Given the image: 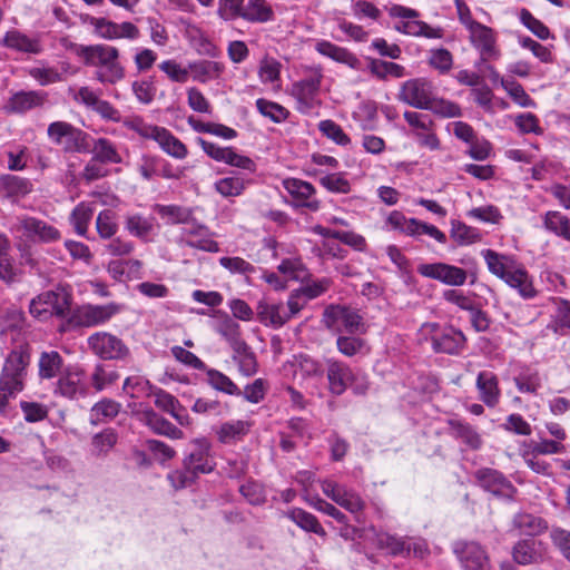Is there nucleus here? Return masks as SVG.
<instances>
[{"label": "nucleus", "instance_id": "a18cd8bd", "mask_svg": "<svg viewBox=\"0 0 570 570\" xmlns=\"http://www.w3.org/2000/svg\"><path fill=\"white\" fill-rule=\"evenodd\" d=\"M247 183L240 176H230L218 179L214 188L223 197H237L243 194Z\"/></svg>", "mask_w": 570, "mask_h": 570}, {"label": "nucleus", "instance_id": "5701e85b", "mask_svg": "<svg viewBox=\"0 0 570 570\" xmlns=\"http://www.w3.org/2000/svg\"><path fill=\"white\" fill-rule=\"evenodd\" d=\"M256 312L261 323L266 326L278 328L287 322V311L282 303L262 299L257 304Z\"/></svg>", "mask_w": 570, "mask_h": 570}, {"label": "nucleus", "instance_id": "dca6fc26", "mask_svg": "<svg viewBox=\"0 0 570 570\" xmlns=\"http://www.w3.org/2000/svg\"><path fill=\"white\" fill-rule=\"evenodd\" d=\"M475 480L484 490L502 497H511L514 488L511 482L499 471L483 468L475 472Z\"/></svg>", "mask_w": 570, "mask_h": 570}, {"label": "nucleus", "instance_id": "bf43d9fd", "mask_svg": "<svg viewBox=\"0 0 570 570\" xmlns=\"http://www.w3.org/2000/svg\"><path fill=\"white\" fill-rule=\"evenodd\" d=\"M324 370L317 361L308 356L299 357L298 367L295 372L296 376H301L302 379H321Z\"/></svg>", "mask_w": 570, "mask_h": 570}, {"label": "nucleus", "instance_id": "cd10ccee", "mask_svg": "<svg viewBox=\"0 0 570 570\" xmlns=\"http://www.w3.org/2000/svg\"><path fill=\"white\" fill-rule=\"evenodd\" d=\"M65 370L63 358L57 351H45L39 355L38 375L41 380L59 377Z\"/></svg>", "mask_w": 570, "mask_h": 570}, {"label": "nucleus", "instance_id": "ea45409f", "mask_svg": "<svg viewBox=\"0 0 570 570\" xmlns=\"http://www.w3.org/2000/svg\"><path fill=\"white\" fill-rule=\"evenodd\" d=\"M514 527L528 535H538L548 529V523L540 517L519 513L513 519Z\"/></svg>", "mask_w": 570, "mask_h": 570}, {"label": "nucleus", "instance_id": "052dcab7", "mask_svg": "<svg viewBox=\"0 0 570 570\" xmlns=\"http://www.w3.org/2000/svg\"><path fill=\"white\" fill-rule=\"evenodd\" d=\"M553 330L554 332H562L570 330V302L559 299L556 303V312L553 315Z\"/></svg>", "mask_w": 570, "mask_h": 570}, {"label": "nucleus", "instance_id": "4be33fe9", "mask_svg": "<svg viewBox=\"0 0 570 570\" xmlns=\"http://www.w3.org/2000/svg\"><path fill=\"white\" fill-rule=\"evenodd\" d=\"M327 380L330 391L333 394L341 395L347 386L352 384L355 376L346 364L337 361H328Z\"/></svg>", "mask_w": 570, "mask_h": 570}, {"label": "nucleus", "instance_id": "3c124183", "mask_svg": "<svg viewBox=\"0 0 570 570\" xmlns=\"http://www.w3.org/2000/svg\"><path fill=\"white\" fill-rule=\"evenodd\" d=\"M233 358L238 363L239 372L245 376L254 375L257 371V363L254 353L246 343L239 350L233 348Z\"/></svg>", "mask_w": 570, "mask_h": 570}, {"label": "nucleus", "instance_id": "a211bd4d", "mask_svg": "<svg viewBox=\"0 0 570 570\" xmlns=\"http://www.w3.org/2000/svg\"><path fill=\"white\" fill-rule=\"evenodd\" d=\"M118 312L115 304L82 306L75 314L76 323L80 326L91 327L110 320Z\"/></svg>", "mask_w": 570, "mask_h": 570}, {"label": "nucleus", "instance_id": "2f4dec72", "mask_svg": "<svg viewBox=\"0 0 570 570\" xmlns=\"http://www.w3.org/2000/svg\"><path fill=\"white\" fill-rule=\"evenodd\" d=\"M154 209L167 224H189L193 220V210L187 207L156 204Z\"/></svg>", "mask_w": 570, "mask_h": 570}, {"label": "nucleus", "instance_id": "338daca9", "mask_svg": "<svg viewBox=\"0 0 570 570\" xmlns=\"http://www.w3.org/2000/svg\"><path fill=\"white\" fill-rule=\"evenodd\" d=\"M219 264L233 274L248 275L255 271V267L242 257H222Z\"/></svg>", "mask_w": 570, "mask_h": 570}, {"label": "nucleus", "instance_id": "680f3d73", "mask_svg": "<svg viewBox=\"0 0 570 570\" xmlns=\"http://www.w3.org/2000/svg\"><path fill=\"white\" fill-rule=\"evenodd\" d=\"M442 297L445 302L468 312L476 305L470 295L464 294L460 289H446L442 293Z\"/></svg>", "mask_w": 570, "mask_h": 570}, {"label": "nucleus", "instance_id": "72a5a7b5", "mask_svg": "<svg viewBox=\"0 0 570 570\" xmlns=\"http://www.w3.org/2000/svg\"><path fill=\"white\" fill-rule=\"evenodd\" d=\"M250 429V423L247 421H232L226 422L217 430V438L219 442L225 444L234 443L245 436Z\"/></svg>", "mask_w": 570, "mask_h": 570}, {"label": "nucleus", "instance_id": "393cba45", "mask_svg": "<svg viewBox=\"0 0 570 570\" xmlns=\"http://www.w3.org/2000/svg\"><path fill=\"white\" fill-rule=\"evenodd\" d=\"M476 389L481 401L489 407H494L500 400L498 377L490 371H482L476 377Z\"/></svg>", "mask_w": 570, "mask_h": 570}, {"label": "nucleus", "instance_id": "13d9d810", "mask_svg": "<svg viewBox=\"0 0 570 570\" xmlns=\"http://www.w3.org/2000/svg\"><path fill=\"white\" fill-rule=\"evenodd\" d=\"M425 110H431L435 115L444 118H455L461 116V108L455 102L433 97Z\"/></svg>", "mask_w": 570, "mask_h": 570}, {"label": "nucleus", "instance_id": "c03bdc74", "mask_svg": "<svg viewBox=\"0 0 570 570\" xmlns=\"http://www.w3.org/2000/svg\"><path fill=\"white\" fill-rule=\"evenodd\" d=\"M125 228L130 235L146 239L154 229L153 218L139 214L128 215L125 220Z\"/></svg>", "mask_w": 570, "mask_h": 570}, {"label": "nucleus", "instance_id": "0e129e2a", "mask_svg": "<svg viewBox=\"0 0 570 570\" xmlns=\"http://www.w3.org/2000/svg\"><path fill=\"white\" fill-rule=\"evenodd\" d=\"M321 185L332 193L347 194L351 185L342 174H330L320 179Z\"/></svg>", "mask_w": 570, "mask_h": 570}, {"label": "nucleus", "instance_id": "a19ab883", "mask_svg": "<svg viewBox=\"0 0 570 570\" xmlns=\"http://www.w3.org/2000/svg\"><path fill=\"white\" fill-rule=\"evenodd\" d=\"M207 375V383L216 391L228 395H242L239 387L224 373L208 368L204 370Z\"/></svg>", "mask_w": 570, "mask_h": 570}, {"label": "nucleus", "instance_id": "69168bd1", "mask_svg": "<svg viewBox=\"0 0 570 570\" xmlns=\"http://www.w3.org/2000/svg\"><path fill=\"white\" fill-rule=\"evenodd\" d=\"M376 544L381 549H386L391 554H402L405 552V541L389 533H379Z\"/></svg>", "mask_w": 570, "mask_h": 570}, {"label": "nucleus", "instance_id": "e433bc0d", "mask_svg": "<svg viewBox=\"0 0 570 570\" xmlns=\"http://www.w3.org/2000/svg\"><path fill=\"white\" fill-rule=\"evenodd\" d=\"M287 517L296 523L301 529L318 534L323 538L326 537V531L321 525L318 520L312 513L304 511L303 509H293L288 512Z\"/></svg>", "mask_w": 570, "mask_h": 570}, {"label": "nucleus", "instance_id": "79ce46f5", "mask_svg": "<svg viewBox=\"0 0 570 570\" xmlns=\"http://www.w3.org/2000/svg\"><path fill=\"white\" fill-rule=\"evenodd\" d=\"M543 225L549 232L570 240V219L560 212H548L544 215Z\"/></svg>", "mask_w": 570, "mask_h": 570}, {"label": "nucleus", "instance_id": "de8ad7c7", "mask_svg": "<svg viewBox=\"0 0 570 570\" xmlns=\"http://www.w3.org/2000/svg\"><path fill=\"white\" fill-rule=\"evenodd\" d=\"M450 236L460 246L471 245L481 239L478 229L455 220L451 223Z\"/></svg>", "mask_w": 570, "mask_h": 570}, {"label": "nucleus", "instance_id": "6e6d98bb", "mask_svg": "<svg viewBox=\"0 0 570 570\" xmlns=\"http://www.w3.org/2000/svg\"><path fill=\"white\" fill-rule=\"evenodd\" d=\"M96 229L101 238H111L118 230L115 214L109 209L100 212L96 219Z\"/></svg>", "mask_w": 570, "mask_h": 570}, {"label": "nucleus", "instance_id": "9b49d317", "mask_svg": "<svg viewBox=\"0 0 570 570\" xmlns=\"http://www.w3.org/2000/svg\"><path fill=\"white\" fill-rule=\"evenodd\" d=\"M323 75L320 69L312 71L309 76L293 85V96L298 102V110L307 112L316 105V96Z\"/></svg>", "mask_w": 570, "mask_h": 570}, {"label": "nucleus", "instance_id": "4468645a", "mask_svg": "<svg viewBox=\"0 0 570 570\" xmlns=\"http://www.w3.org/2000/svg\"><path fill=\"white\" fill-rule=\"evenodd\" d=\"M198 144L202 149L216 161L225 163L249 171L255 170L254 161L247 156L237 154L232 147H220L203 138H198Z\"/></svg>", "mask_w": 570, "mask_h": 570}, {"label": "nucleus", "instance_id": "f03ea898", "mask_svg": "<svg viewBox=\"0 0 570 570\" xmlns=\"http://www.w3.org/2000/svg\"><path fill=\"white\" fill-rule=\"evenodd\" d=\"M29 364L28 346H17L7 355L0 373V413H6L9 400L24 389Z\"/></svg>", "mask_w": 570, "mask_h": 570}, {"label": "nucleus", "instance_id": "39448f33", "mask_svg": "<svg viewBox=\"0 0 570 570\" xmlns=\"http://www.w3.org/2000/svg\"><path fill=\"white\" fill-rule=\"evenodd\" d=\"M87 344L92 354L106 361L122 360L129 354V348L119 337L104 331L91 334Z\"/></svg>", "mask_w": 570, "mask_h": 570}, {"label": "nucleus", "instance_id": "b1692460", "mask_svg": "<svg viewBox=\"0 0 570 570\" xmlns=\"http://www.w3.org/2000/svg\"><path fill=\"white\" fill-rule=\"evenodd\" d=\"M47 95L42 91H19L10 97L4 106L8 112L22 114L42 106Z\"/></svg>", "mask_w": 570, "mask_h": 570}, {"label": "nucleus", "instance_id": "c85d7f7f", "mask_svg": "<svg viewBox=\"0 0 570 570\" xmlns=\"http://www.w3.org/2000/svg\"><path fill=\"white\" fill-rule=\"evenodd\" d=\"M432 343L436 352L455 354L463 347L465 336L461 331L450 327L444 330L440 335L434 336Z\"/></svg>", "mask_w": 570, "mask_h": 570}, {"label": "nucleus", "instance_id": "09e8293b", "mask_svg": "<svg viewBox=\"0 0 570 570\" xmlns=\"http://www.w3.org/2000/svg\"><path fill=\"white\" fill-rule=\"evenodd\" d=\"M368 69L372 75L383 80L389 76L394 78H402L405 76V69L403 66L380 59H371Z\"/></svg>", "mask_w": 570, "mask_h": 570}, {"label": "nucleus", "instance_id": "7ed1b4c3", "mask_svg": "<svg viewBox=\"0 0 570 570\" xmlns=\"http://www.w3.org/2000/svg\"><path fill=\"white\" fill-rule=\"evenodd\" d=\"M491 274L509 286L518 289L523 298H532L537 292L527 271L517 263L513 256L500 254L493 249L481 252Z\"/></svg>", "mask_w": 570, "mask_h": 570}, {"label": "nucleus", "instance_id": "7c9ffc66", "mask_svg": "<svg viewBox=\"0 0 570 570\" xmlns=\"http://www.w3.org/2000/svg\"><path fill=\"white\" fill-rule=\"evenodd\" d=\"M284 188L296 199L304 202L303 205L315 210L318 208V202L309 200V198L314 195L315 188L312 184L296 179L289 178L284 180Z\"/></svg>", "mask_w": 570, "mask_h": 570}, {"label": "nucleus", "instance_id": "412c9836", "mask_svg": "<svg viewBox=\"0 0 570 570\" xmlns=\"http://www.w3.org/2000/svg\"><path fill=\"white\" fill-rule=\"evenodd\" d=\"M464 570H491L487 551L476 542H468L459 550Z\"/></svg>", "mask_w": 570, "mask_h": 570}, {"label": "nucleus", "instance_id": "9d476101", "mask_svg": "<svg viewBox=\"0 0 570 570\" xmlns=\"http://www.w3.org/2000/svg\"><path fill=\"white\" fill-rule=\"evenodd\" d=\"M417 273L453 287L464 285L468 278L465 269L441 262L421 264L417 266Z\"/></svg>", "mask_w": 570, "mask_h": 570}, {"label": "nucleus", "instance_id": "20e7f679", "mask_svg": "<svg viewBox=\"0 0 570 570\" xmlns=\"http://www.w3.org/2000/svg\"><path fill=\"white\" fill-rule=\"evenodd\" d=\"M70 307V297L62 291H48L32 298L29 305L30 314L40 320L47 321L51 316L63 317Z\"/></svg>", "mask_w": 570, "mask_h": 570}, {"label": "nucleus", "instance_id": "f3484780", "mask_svg": "<svg viewBox=\"0 0 570 570\" xmlns=\"http://www.w3.org/2000/svg\"><path fill=\"white\" fill-rule=\"evenodd\" d=\"M468 30L470 41L480 51L482 60L498 57L495 33L490 27L478 22Z\"/></svg>", "mask_w": 570, "mask_h": 570}, {"label": "nucleus", "instance_id": "864d4df0", "mask_svg": "<svg viewBox=\"0 0 570 570\" xmlns=\"http://www.w3.org/2000/svg\"><path fill=\"white\" fill-rule=\"evenodd\" d=\"M9 240L0 235V278L6 282H11L16 277V267L9 255Z\"/></svg>", "mask_w": 570, "mask_h": 570}, {"label": "nucleus", "instance_id": "6ab92c4d", "mask_svg": "<svg viewBox=\"0 0 570 570\" xmlns=\"http://www.w3.org/2000/svg\"><path fill=\"white\" fill-rule=\"evenodd\" d=\"M543 556V543L532 538L520 540L512 548V558L521 566L540 563Z\"/></svg>", "mask_w": 570, "mask_h": 570}, {"label": "nucleus", "instance_id": "f704fd0d", "mask_svg": "<svg viewBox=\"0 0 570 570\" xmlns=\"http://www.w3.org/2000/svg\"><path fill=\"white\" fill-rule=\"evenodd\" d=\"M95 206L91 203L81 202L71 212L70 223L76 233L85 236L88 232V226L94 216Z\"/></svg>", "mask_w": 570, "mask_h": 570}, {"label": "nucleus", "instance_id": "4d7b16f0", "mask_svg": "<svg viewBox=\"0 0 570 570\" xmlns=\"http://www.w3.org/2000/svg\"><path fill=\"white\" fill-rule=\"evenodd\" d=\"M318 129L325 137L333 140L337 145L346 146L351 141L348 136L343 131L342 127L331 119L322 120L318 124Z\"/></svg>", "mask_w": 570, "mask_h": 570}, {"label": "nucleus", "instance_id": "49530a36", "mask_svg": "<svg viewBox=\"0 0 570 570\" xmlns=\"http://www.w3.org/2000/svg\"><path fill=\"white\" fill-rule=\"evenodd\" d=\"M451 430L456 439L462 440L468 446L476 450L481 446L482 440L480 434L469 424L461 421H451Z\"/></svg>", "mask_w": 570, "mask_h": 570}, {"label": "nucleus", "instance_id": "e2e57ef3", "mask_svg": "<svg viewBox=\"0 0 570 570\" xmlns=\"http://www.w3.org/2000/svg\"><path fill=\"white\" fill-rule=\"evenodd\" d=\"M514 383L517 389L521 393L535 394L538 390L541 387V377L537 372L522 373L519 376L514 377Z\"/></svg>", "mask_w": 570, "mask_h": 570}, {"label": "nucleus", "instance_id": "c756f323", "mask_svg": "<svg viewBox=\"0 0 570 570\" xmlns=\"http://www.w3.org/2000/svg\"><path fill=\"white\" fill-rule=\"evenodd\" d=\"M316 50L321 55L331 58L336 62L344 63L352 69H360L361 67V61L354 53L330 41L323 40L317 42Z\"/></svg>", "mask_w": 570, "mask_h": 570}, {"label": "nucleus", "instance_id": "774afa93", "mask_svg": "<svg viewBox=\"0 0 570 570\" xmlns=\"http://www.w3.org/2000/svg\"><path fill=\"white\" fill-rule=\"evenodd\" d=\"M553 544L560 550L562 556L570 562V531L554 528L550 533Z\"/></svg>", "mask_w": 570, "mask_h": 570}, {"label": "nucleus", "instance_id": "f8f14e48", "mask_svg": "<svg viewBox=\"0 0 570 570\" xmlns=\"http://www.w3.org/2000/svg\"><path fill=\"white\" fill-rule=\"evenodd\" d=\"M190 451L184 460V468L193 475L209 473L215 466L210 456V445L205 439H196L190 442Z\"/></svg>", "mask_w": 570, "mask_h": 570}, {"label": "nucleus", "instance_id": "37998d69", "mask_svg": "<svg viewBox=\"0 0 570 570\" xmlns=\"http://www.w3.org/2000/svg\"><path fill=\"white\" fill-rule=\"evenodd\" d=\"M216 331L229 343L232 348L243 346L245 341L240 338V328L238 323L232 320L227 314L218 322Z\"/></svg>", "mask_w": 570, "mask_h": 570}, {"label": "nucleus", "instance_id": "aec40b11", "mask_svg": "<svg viewBox=\"0 0 570 570\" xmlns=\"http://www.w3.org/2000/svg\"><path fill=\"white\" fill-rule=\"evenodd\" d=\"M138 417L141 423L151 429L155 433L165 435L174 440L184 438V433L173 423L165 417L160 416L153 409H144L138 412Z\"/></svg>", "mask_w": 570, "mask_h": 570}, {"label": "nucleus", "instance_id": "0eeeda50", "mask_svg": "<svg viewBox=\"0 0 570 570\" xmlns=\"http://www.w3.org/2000/svg\"><path fill=\"white\" fill-rule=\"evenodd\" d=\"M323 323L334 333H356L362 325V317L350 307L331 305L324 311Z\"/></svg>", "mask_w": 570, "mask_h": 570}, {"label": "nucleus", "instance_id": "1a4fd4ad", "mask_svg": "<svg viewBox=\"0 0 570 570\" xmlns=\"http://www.w3.org/2000/svg\"><path fill=\"white\" fill-rule=\"evenodd\" d=\"M433 97L434 86L425 78L405 81L399 92L401 101L417 109H426Z\"/></svg>", "mask_w": 570, "mask_h": 570}, {"label": "nucleus", "instance_id": "473e14b6", "mask_svg": "<svg viewBox=\"0 0 570 570\" xmlns=\"http://www.w3.org/2000/svg\"><path fill=\"white\" fill-rule=\"evenodd\" d=\"M273 17V10L265 0H247L240 18L250 22H266Z\"/></svg>", "mask_w": 570, "mask_h": 570}, {"label": "nucleus", "instance_id": "6e6552de", "mask_svg": "<svg viewBox=\"0 0 570 570\" xmlns=\"http://www.w3.org/2000/svg\"><path fill=\"white\" fill-rule=\"evenodd\" d=\"M86 374L79 366H67L55 385V395L77 400L87 395Z\"/></svg>", "mask_w": 570, "mask_h": 570}, {"label": "nucleus", "instance_id": "5fc2aeb1", "mask_svg": "<svg viewBox=\"0 0 570 570\" xmlns=\"http://www.w3.org/2000/svg\"><path fill=\"white\" fill-rule=\"evenodd\" d=\"M119 379V374L102 364H98L91 374V385L96 391H102L112 385Z\"/></svg>", "mask_w": 570, "mask_h": 570}, {"label": "nucleus", "instance_id": "bb28decb", "mask_svg": "<svg viewBox=\"0 0 570 570\" xmlns=\"http://www.w3.org/2000/svg\"><path fill=\"white\" fill-rule=\"evenodd\" d=\"M0 43L6 48L23 53L37 55L42 50L38 39L30 38L19 30H9Z\"/></svg>", "mask_w": 570, "mask_h": 570}, {"label": "nucleus", "instance_id": "ddd939ff", "mask_svg": "<svg viewBox=\"0 0 570 570\" xmlns=\"http://www.w3.org/2000/svg\"><path fill=\"white\" fill-rule=\"evenodd\" d=\"M12 229L27 238H38L41 242L50 243L60 239L59 230L48 223L35 217L19 218Z\"/></svg>", "mask_w": 570, "mask_h": 570}, {"label": "nucleus", "instance_id": "a878e982", "mask_svg": "<svg viewBox=\"0 0 570 570\" xmlns=\"http://www.w3.org/2000/svg\"><path fill=\"white\" fill-rule=\"evenodd\" d=\"M151 139L155 140L167 155L176 159L187 157L188 149L186 145L164 127H157Z\"/></svg>", "mask_w": 570, "mask_h": 570}, {"label": "nucleus", "instance_id": "603ef678", "mask_svg": "<svg viewBox=\"0 0 570 570\" xmlns=\"http://www.w3.org/2000/svg\"><path fill=\"white\" fill-rule=\"evenodd\" d=\"M256 107L264 117L269 118L275 124L284 122L289 116V111L285 107L264 98L256 100Z\"/></svg>", "mask_w": 570, "mask_h": 570}, {"label": "nucleus", "instance_id": "423d86ee", "mask_svg": "<svg viewBox=\"0 0 570 570\" xmlns=\"http://www.w3.org/2000/svg\"><path fill=\"white\" fill-rule=\"evenodd\" d=\"M47 135L56 145L67 153L86 149V134L66 121H53L48 126Z\"/></svg>", "mask_w": 570, "mask_h": 570}, {"label": "nucleus", "instance_id": "4c0bfd02", "mask_svg": "<svg viewBox=\"0 0 570 570\" xmlns=\"http://www.w3.org/2000/svg\"><path fill=\"white\" fill-rule=\"evenodd\" d=\"M0 184L8 197L26 196L32 190V184L29 179L10 174L2 175Z\"/></svg>", "mask_w": 570, "mask_h": 570}, {"label": "nucleus", "instance_id": "c9c22d12", "mask_svg": "<svg viewBox=\"0 0 570 570\" xmlns=\"http://www.w3.org/2000/svg\"><path fill=\"white\" fill-rule=\"evenodd\" d=\"M91 151L92 158L99 160L102 164H120L122 158L118 153L115 144L107 138H98L94 141Z\"/></svg>", "mask_w": 570, "mask_h": 570}, {"label": "nucleus", "instance_id": "f257e3e1", "mask_svg": "<svg viewBox=\"0 0 570 570\" xmlns=\"http://www.w3.org/2000/svg\"><path fill=\"white\" fill-rule=\"evenodd\" d=\"M73 52L83 63L97 68L96 79L115 85L125 78V67L119 61V50L108 45H73Z\"/></svg>", "mask_w": 570, "mask_h": 570}, {"label": "nucleus", "instance_id": "8fccbe9b", "mask_svg": "<svg viewBox=\"0 0 570 570\" xmlns=\"http://www.w3.org/2000/svg\"><path fill=\"white\" fill-rule=\"evenodd\" d=\"M120 404L116 401L105 399L96 403L90 410V421L98 424L105 420H111L118 415Z\"/></svg>", "mask_w": 570, "mask_h": 570}, {"label": "nucleus", "instance_id": "2eb2a0df", "mask_svg": "<svg viewBox=\"0 0 570 570\" xmlns=\"http://www.w3.org/2000/svg\"><path fill=\"white\" fill-rule=\"evenodd\" d=\"M90 24L95 32L107 40L129 39L135 40L139 37V29L131 22L116 23L106 18H91Z\"/></svg>", "mask_w": 570, "mask_h": 570}, {"label": "nucleus", "instance_id": "58836bf2", "mask_svg": "<svg viewBox=\"0 0 570 570\" xmlns=\"http://www.w3.org/2000/svg\"><path fill=\"white\" fill-rule=\"evenodd\" d=\"M193 79L199 82H207L210 79L219 77L224 66L217 61L202 60L189 65Z\"/></svg>", "mask_w": 570, "mask_h": 570}]
</instances>
